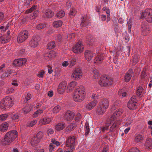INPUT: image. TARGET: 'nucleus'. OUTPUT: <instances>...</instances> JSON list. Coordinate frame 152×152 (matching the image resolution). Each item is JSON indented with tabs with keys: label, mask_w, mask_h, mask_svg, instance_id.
I'll use <instances>...</instances> for the list:
<instances>
[{
	"label": "nucleus",
	"mask_w": 152,
	"mask_h": 152,
	"mask_svg": "<svg viewBox=\"0 0 152 152\" xmlns=\"http://www.w3.org/2000/svg\"><path fill=\"white\" fill-rule=\"evenodd\" d=\"M18 136V132L15 130L10 131L6 133L1 143L3 145H9L14 141Z\"/></svg>",
	"instance_id": "obj_1"
},
{
	"label": "nucleus",
	"mask_w": 152,
	"mask_h": 152,
	"mask_svg": "<svg viewBox=\"0 0 152 152\" xmlns=\"http://www.w3.org/2000/svg\"><path fill=\"white\" fill-rule=\"evenodd\" d=\"M85 95L84 87L82 86H80L75 90L72 96L75 101L80 102L84 99Z\"/></svg>",
	"instance_id": "obj_2"
},
{
	"label": "nucleus",
	"mask_w": 152,
	"mask_h": 152,
	"mask_svg": "<svg viewBox=\"0 0 152 152\" xmlns=\"http://www.w3.org/2000/svg\"><path fill=\"white\" fill-rule=\"evenodd\" d=\"M13 103L12 98L10 96H7L1 101L0 107L2 109H6L12 106Z\"/></svg>",
	"instance_id": "obj_3"
},
{
	"label": "nucleus",
	"mask_w": 152,
	"mask_h": 152,
	"mask_svg": "<svg viewBox=\"0 0 152 152\" xmlns=\"http://www.w3.org/2000/svg\"><path fill=\"white\" fill-rule=\"evenodd\" d=\"M113 80L110 77L107 76H103L101 77L99 82V84L102 86H107L111 85Z\"/></svg>",
	"instance_id": "obj_4"
},
{
	"label": "nucleus",
	"mask_w": 152,
	"mask_h": 152,
	"mask_svg": "<svg viewBox=\"0 0 152 152\" xmlns=\"http://www.w3.org/2000/svg\"><path fill=\"white\" fill-rule=\"evenodd\" d=\"M141 18H145L147 21L149 22H152V10L146 9L142 12Z\"/></svg>",
	"instance_id": "obj_5"
},
{
	"label": "nucleus",
	"mask_w": 152,
	"mask_h": 152,
	"mask_svg": "<svg viewBox=\"0 0 152 152\" xmlns=\"http://www.w3.org/2000/svg\"><path fill=\"white\" fill-rule=\"evenodd\" d=\"M75 138L74 136L69 137L67 139L66 141V145L69 148L70 150L75 148Z\"/></svg>",
	"instance_id": "obj_6"
},
{
	"label": "nucleus",
	"mask_w": 152,
	"mask_h": 152,
	"mask_svg": "<svg viewBox=\"0 0 152 152\" xmlns=\"http://www.w3.org/2000/svg\"><path fill=\"white\" fill-rule=\"evenodd\" d=\"M84 48V46L81 42L79 41L73 47L72 50L75 53L79 54L83 51Z\"/></svg>",
	"instance_id": "obj_7"
},
{
	"label": "nucleus",
	"mask_w": 152,
	"mask_h": 152,
	"mask_svg": "<svg viewBox=\"0 0 152 152\" xmlns=\"http://www.w3.org/2000/svg\"><path fill=\"white\" fill-rule=\"evenodd\" d=\"M28 32L24 30L21 31L18 34V41L19 43H21L24 41L28 37Z\"/></svg>",
	"instance_id": "obj_8"
},
{
	"label": "nucleus",
	"mask_w": 152,
	"mask_h": 152,
	"mask_svg": "<svg viewBox=\"0 0 152 152\" xmlns=\"http://www.w3.org/2000/svg\"><path fill=\"white\" fill-rule=\"evenodd\" d=\"M83 75V73L80 68H76L72 75V77L76 80L81 78Z\"/></svg>",
	"instance_id": "obj_9"
},
{
	"label": "nucleus",
	"mask_w": 152,
	"mask_h": 152,
	"mask_svg": "<svg viewBox=\"0 0 152 152\" xmlns=\"http://www.w3.org/2000/svg\"><path fill=\"white\" fill-rule=\"evenodd\" d=\"M137 103L136 96H133L130 99L127 104L129 108L131 110H133L137 107L136 104Z\"/></svg>",
	"instance_id": "obj_10"
},
{
	"label": "nucleus",
	"mask_w": 152,
	"mask_h": 152,
	"mask_svg": "<svg viewBox=\"0 0 152 152\" xmlns=\"http://www.w3.org/2000/svg\"><path fill=\"white\" fill-rule=\"evenodd\" d=\"M67 83L66 81H64L60 83L58 87L57 91L59 94H63L66 89Z\"/></svg>",
	"instance_id": "obj_11"
},
{
	"label": "nucleus",
	"mask_w": 152,
	"mask_h": 152,
	"mask_svg": "<svg viewBox=\"0 0 152 152\" xmlns=\"http://www.w3.org/2000/svg\"><path fill=\"white\" fill-rule=\"evenodd\" d=\"M27 61V60L25 58H21L15 60L13 64L16 66H23Z\"/></svg>",
	"instance_id": "obj_12"
},
{
	"label": "nucleus",
	"mask_w": 152,
	"mask_h": 152,
	"mask_svg": "<svg viewBox=\"0 0 152 152\" xmlns=\"http://www.w3.org/2000/svg\"><path fill=\"white\" fill-rule=\"evenodd\" d=\"M40 40V37L38 36H36L32 39L29 42V45L33 48L37 46L38 43Z\"/></svg>",
	"instance_id": "obj_13"
},
{
	"label": "nucleus",
	"mask_w": 152,
	"mask_h": 152,
	"mask_svg": "<svg viewBox=\"0 0 152 152\" xmlns=\"http://www.w3.org/2000/svg\"><path fill=\"white\" fill-rule=\"evenodd\" d=\"M123 112V110L121 109L116 110L110 118V120L113 121H115L117 119L118 117L122 114Z\"/></svg>",
	"instance_id": "obj_14"
},
{
	"label": "nucleus",
	"mask_w": 152,
	"mask_h": 152,
	"mask_svg": "<svg viewBox=\"0 0 152 152\" xmlns=\"http://www.w3.org/2000/svg\"><path fill=\"white\" fill-rule=\"evenodd\" d=\"M104 56L103 54H98L95 59L94 63L97 64L102 63L104 59Z\"/></svg>",
	"instance_id": "obj_15"
},
{
	"label": "nucleus",
	"mask_w": 152,
	"mask_h": 152,
	"mask_svg": "<svg viewBox=\"0 0 152 152\" xmlns=\"http://www.w3.org/2000/svg\"><path fill=\"white\" fill-rule=\"evenodd\" d=\"M74 116L73 113L70 111H67L65 113L64 118L65 119L68 121L72 120Z\"/></svg>",
	"instance_id": "obj_16"
},
{
	"label": "nucleus",
	"mask_w": 152,
	"mask_h": 152,
	"mask_svg": "<svg viewBox=\"0 0 152 152\" xmlns=\"http://www.w3.org/2000/svg\"><path fill=\"white\" fill-rule=\"evenodd\" d=\"M85 57L87 61H90L91 60L94 56V54L90 51L86 50L84 53Z\"/></svg>",
	"instance_id": "obj_17"
},
{
	"label": "nucleus",
	"mask_w": 152,
	"mask_h": 152,
	"mask_svg": "<svg viewBox=\"0 0 152 152\" xmlns=\"http://www.w3.org/2000/svg\"><path fill=\"white\" fill-rule=\"evenodd\" d=\"M98 102L97 100H94L93 101L87 103L85 105L86 109L90 110L93 109L96 104H97Z\"/></svg>",
	"instance_id": "obj_18"
},
{
	"label": "nucleus",
	"mask_w": 152,
	"mask_h": 152,
	"mask_svg": "<svg viewBox=\"0 0 152 152\" xmlns=\"http://www.w3.org/2000/svg\"><path fill=\"white\" fill-rule=\"evenodd\" d=\"M53 15V12L50 9L47 10L43 13V16L44 18H50Z\"/></svg>",
	"instance_id": "obj_19"
},
{
	"label": "nucleus",
	"mask_w": 152,
	"mask_h": 152,
	"mask_svg": "<svg viewBox=\"0 0 152 152\" xmlns=\"http://www.w3.org/2000/svg\"><path fill=\"white\" fill-rule=\"evenodd\" d=\"M77 82L75 81H72L69 83L67 86V92H70L73 90L77 85Z\"/></svg>",
	"instance_id": "obj_20"
},
{
	"label": "nucleus",
	"mask_w": 152,
	"mask_h": 152,
	"mask_svg": "<svg viewBox=\"0 0 152 152\" xmlns=\"http://www.w3.org/2000/svg\"><path fill=\"white\" fill-rule=\"evenodd\" d=\"M50 118L49 117H45L39 121V124L40 125H45L49 124L51 121Z\"/></svg>",
	"instance_id": "obj_21"
},
{
	"label": "nucleus",
	"mask_w": 152,
	"mask_h": 152,
	"mask_svg": "<svg viewBox=\"0 0 152 152\" xmlns=\"http://www.w3.org/2000/svg\"><path fill=\"white\" fill-rule=\"evenodd\" d=\"M133 71L132 69H129L126 73L124 77V80L125 82H128L130 80Z\"/></svg>",
	"instance_id": "obj_22"
},
{
	"label": "nucleus",
	"mask_w": 152,
	"mask_h": 152,
	"mask_svg": "<svg viewBox=\"0 0 152 152\" xmlns=\"http://www.w3.org/2000/svg\"><path fill=\"white\" fill-rule=\"evenodd\" d=\"M106 110V109L99 104L96 108V113L98 115H102L105 112Z\"/></svg>",
	"instance_id": "obj_23"
},
{
	"label": "nucleus",
	"mask_w": 152,
	"mask_h": 152,
	"mask_svg": "<svg viewBox=\"0 0 152 152\" xmlns=\"http://www.w3.org/2000/svg\"><path fill=\"white\" fill-rule=\"evenodd\" d=\"M99 104L107 109L109 106V104L108 100L106 99H104L100 102Z\"/></svg>",
	"instance_id": "obj_24"
},
{
	"label": "nucleus",
	"mask_w": 152,
	"mask_h": 152,
	"mask_svg": "<svg viewBox=\"0 0 152 152\" xmlns=\"http://www.w3.org/2000/svg\"><path fill=\"white\" fill-rule=\"evenodd\" d=\"M54 52L53 51H50L49 53H45L44 56L45 59L47 60H51L55 57Z\"/></svg>",
	"instance_id": "obj_25"
},
{
	"label": "nucleus",
	"mask_w": 152,
	"mask_h": 152,
	"mask_svg": "<svg viewBox=\"0 0 152 152\" xmlns=\"http://www.w3.org/2000/svg\"><path fill=\"white\" fill-rule=\"evenodd\" d=\"M89 22L90 20L86 16L83 17L82 19L80 26L81 27L86 26L89 24Z\"/></svg>",
	"instance_id": "obj_26"
},
{
	"label": "nucleus",
	"mask_w": 152,
	"mask_h": 152,
	"mask_svg": "<svg viewBox=\"0 0 152 152\" xmlns=\"http://www.w3.org/2000/svg\"><path fill=\"white\" fill-rule=\"evenodd\" d=\"M34 107L33 104H29L23 109V111L25 113H27L30 112Z\"/></svg>",
	"instance_id": "obj_27"
},
{
	"label": "nucleus",
	"mask_w": 152,
	"mask_h": 152,
	"mask_svg": "<svg viewBox=\"0 0 152 152\" xmlns=\"http://www.w3.org/2000/svg\"><path fill=\"white\" fill-rule=\"evenodd\" d=\"M114 122L112 126L110 127V131L112 132L116 128L118 127L120 124V121H116V120L114 121ZM114 121H113V123Z\"/></svg>",
	"instance_id": "obj_28"
},
{
	"label": "nucleus",
	"mask_w": 152,
	"mask_h": 152,
	"mask_svg": "<svg viewBox=\"0 0 152 152\" xmlns=\"http://www.w3.org/2000/svg\"><path fill=\"white\" fill-rule=\"evenodd\" d=\"M112 123H113V121L110 120V119L109 121H107L106 125L105 126H102L101 127L102 131L104 132L108 130V127Z\"/></svg>",
	"instance_id": "obj_29"
},
{
	"label": "nucleus",
	"mask_w": 152,
	"mask_h": 152,
	"mask_svg": "<svg viewBox=\"0 0 152 152\" xmlns=\"http://www.w3.org/2000/svg\"><path fill=\"white\" fill-rule=\"evenodd\" d=\"M146 148L148 149H151L152 148V140L149 138L147 139L145 144Z\"/></svg>",
	"instance_id": "obj_30"
},
{
	"label": "nucleus",
	"mask_w": 152,
	"mask_h": 152,
	"mask_svg": "<svg viewBox=\"0 0 152 152\" xmlns=\"http://www.w3.org/2000/svg\"><path fill=\"white\" fill-rule=\"evenodd\" d=\"M142 34L144 35H146L149 33V30L148 26L142 25Z\"/></svg>",
	"instance_id": "obj_31"
},
{
	"label": "nucleus",
	"mask_w": 152,
	"mask_h": 152,
	"mask_svg": "<svg viewBox=\"0 0 152 152\" xmlns=\"http://www.w3.org/2000/svg\"><path fill=\"white\" fill-rule=\"evenodd\" d=\"M65 127V124L60 123H58L56 126L55 129L57 131H61Z\"/></svg>",
	"instance_id": "obj_32"
},
{
	"label": "nucleus",
	"mask_w": 152,
	"mask_h": 152,
	"mask_svg": "<svg viewBox=\"0 0 152 152\" xmlns=\"http://www.w3.org/2000/svg\"><path fill=\"white\" fill-rule=\"evenodd\" d=\"M9 125L7 123H4L0 125V131L4 132L7 130Z\"/></svg>",
	"instance_id": "obj_33"
},
{
	"label": "nucleus",
	"mask_w": 152,
	"mask_h": 152,
	"mask_svg": "<svg viewBox=\"0 0 152 152\" xmlns=\"http://www.w3.org/2000/svg\"><path fill=\"white\" fill-rule=\"evenodd\" d=\"M143 90V88L142 87H139L137 89L136 94L138 96L141 97L143 96L142 92Z\"/></svg>",
	"instance_id": "obj_34"
},
{
	"label": "nucleus",
	"mask_w": 152,
	"mask_h": 152,
	"mask_svg": "<svg viewBox=\"0 0 152 152\" xmlns=\"http://www.w3.org/2000/svg\"><path fill=\"white\" fill-rule=\"evenodd\" d=\"M40 141L38 139L35 137V136H34L31 138V145L34 146H36V145Z\"/></svg>",
	"instance_id": "obj_35"
},
{
	"label": "nucleus",
	"mask_w": 152,
	"mask_h": 152,
	"mask_svg": "<svg viewBox=\"0 0 152 152\" xmlns=\"http://www.w3.org/2000/svg\"><path fill=\"white\" fill-rule=\"evenodd\" d=\"M143 137L140 134H136L134 138V141L136 142H138L142 141Z\"/></svg>",
	"instance_id": "obj_36"
},
{
	"label": "nucleus",
	"mask_w": 152,
	"mask_h": 152,
	"mask_svg": "<svg viewBox=\"0 0 152 152\" xmlns=\"http://www.w3.org/2000/svg\"><path fill=\"white\" fill-rule=\"evenodd\" d=\"M99 96V94L96 91H94L91 93V98L96 99L98 98Z\"/></svg>",
	"instance_id": "obj_37"
},
{
	"label": "nucleus",
	"mask_w": 152,
	"mask_h": 152,
	"mask_svg": "<svg viewBox=\"0 0 152 152\" xmlns=\"http://www.w3.org/2000/svg\"><path fill=\"white\" fill-rule=\"evenodd\" d=\"M93 75L94 78L95 79H97L99 77V73L98 70L96 69H94L93 70Z\"/></svg>",
	"instance_id": "obj_38"
},
{
	"label": "nucleus",
	"mask_w": 152,
	"mask_h": 152,
	"mask_svg": "<svg viewBox=\"0 0 152 152\" xmlns=\"http://www.w3.org/2000/svg\"><path fill=\"white\" fill-rule=\"evenodd\" d=\"M62 22L61 20L54 21L53 23V26L55 27L58 28L62 26Z\"/></svg>",
	"instance_id": "obj_39"
},
{
	"label": "nucleus",
	"mask_w": 152,
	"mask_h": 152,
	"mask_svg": "<svg viewBox=\"0 0 152 152\" xmlns=\"http://www.w3.org/2000/svg\"><path fill=\"white\" fill-rule=\"evenodd\" d=\"M11 73V71L10 70H8L5 71L2 75L1 78L4 79L6 77L9 76Z\"/></svg>",
	"instance_id": "obj_40"
},
{
	"label": "nucleus",
	"mask_w": 152,
	"mask_h": 152,
	"mask_svg": "<svg viewBox=\"0 0 152 152\" xmlns=\"http://www.w3.org/2000/svg\"><path fill=\"white\" fill-rule=\"evenodd\" d=\"M85 134L87 135L89 132L90 129L89 128V124L88 122H86L85 126Z\"/></svg>",
	"instance_id": "obj_41"
},
{
	"label": "nucleus",
	"mask_w": 152,
	"mask_h": 152,
	"mask_svg": "<svg viewBox=\"0 0 152 152\" xmlns=\"http://www.w3.org/2000/svg\"><path fill=\"white\" fill-rule=\"evenodd\" d=\"M77 59L76 58H72L69 60V67H72L75 64Z\"/></svg>",
	"instance_id": "obj_42"
},
{
	"label": "nucleus",
	"mask_w": 152,
	"mask_h": 152,
	"mask_svg": "<svg viewBox=\"0 0 152 152\" xmlns=\"http://www.w3.org/2000/svg\"><path fill=\"white\" fill-rule=\"evenodd\" d=\"M61 107L59 105H57L55 107L53 110V112L54 113H58L61 109Z\"/></svg>",
	"instance_id": "obj_43"
},
{
	"label": "nucleus",
	"mask_w": 152,
	"mask_h": 152,
	"mask_svg": "<svg viewBox=\"0 0 152 152\" xmlns=\"http://www.w3.org/2000/svg\"><path fill=\"white\" fill-rule=\"evenodd\" d=\"M46 24L45 23H41L39 24L36 26V28L38 30H40L45 28Z\"/></svg>",
	"instance_id": "obj_44"
},
{
	"label": "nucleus",
	"mask_w": 152,
	"mask_h": 152,
	"mask_svg": "<svg viewBox=\"0 0 152 152\" xmlns=\"http://www.w3.org/2000/svg\"><path fill=\"white\" fill-rule=\"evenodd\" d=\"M55 46V44L54 42H52L48 43L47 45L48 48L51 49L54 48Z\"/></svg>",
	"instance_id": "obj_45"
},
{
	"label": "nucleus",
	"mask_w": 152,
	"mask_h": 152,
	"mask_svg": "<svg viewBox=\"0 0 152 152\" xmlns=\"http://www.w3.org/2000/svg\"><path fill=\"white\" fill-rule=\"evenodd\" d=\"M118 94L123 97H125L126 95V93L124 91L123 89L119 90L118 92Z\"/></svg>",
	"instance_id": "obj_46"
},
{
	"label": "nucleus",
	"mask_w": 152,
	"mask_h": 152,
	"mask_svg": "<svg viewBox=\"0 0 152 152\" xmlns=\"http://www.w3.org/2000/svg\"><path fill=\"white\" fill-rule=\"evenodd\" d=\"M43 110H39L34 112L33 115V116L34 118L37 117L43 112Z\"/></svg>",
	"instance_id": "obj_47"
},
{
	"label": "nucleus",
	"mask_w": 152,
	"mask_h": 152,
	"mask_svg": "<svg viewBox=\"0 0 152 152\" xmlns=\"http://www.w3.org/2000/svg\"><path fill=\"white\" fill-rule=\"evenodd\" d=\"M75 128V125L74 124H72L69 125L66 128V131H71Z\"/></svg>",
	"instance_id": "obj_48"
},
{
	"label": "nucleus",
	"mask_w": 152,
	"mask_h": 152,
	"mask_svg": "<svg viewBox=\"0 0 152 152\" xmlns=\"http://www.w3.org/2000/svg\"><path fill=\"white\" fill-rule=\"evenodd\" d=\"M64 15V11L61 10L58 12L57 14V17L58 18H61Z\"/></svg>",
	"instance_id": "obj_49"
},
{
	"label": "nucleus",
	"mask_w": 152,
	"mask_h": 152,
	"mask_svg": "<svg viewBox=\"0 0 152 152\" xmlns=\"http://www.w3.org/2000/svg\"><path fill=\"white\" fill-rule=\"evenodd\" d=\"M11 117L13 120L16 121L18 120L19 116L17 114H12L11 115Z\"/></svg>",
	"instance_id": "obj_50"
},
{
	"label": "nucleus",
	"mask_w": 152,
	"mask_h": 152,
	"mask_svg": "<svg viewBox=\"0 0 152 152\" xmlns=\"http://www.w3.org/2000/svg\"><path fill=\"white\" fill-rule=\"evenodd\" d=\"M51 142L52 143H53V145H55L57 146H59L61 143V142L57 141L54 138H53L51 139Z\"/></svg>",
	"instance_id": "obj_51"
},
{
	"label": "nucleus",
	"mask_w": 152,
	"mask_h": 152,
	"mask_svg": "<svg viewBox=\"0 0 152 152\" xmlns=\"http://www.w3.org/2000/svg\"><path fill=\"white\" fill-rule=\"evenodd\" d=\"M119 104L117 102H115L112 105L111 107V110H115L117 108H118Z\"/></svg>",
	"instance_id": "obj_52"
},
{
	"label": "nucleus",
	"mask_w": 152,
	"mask_h": 152,
	"mask_svg": "<svg viewBox=\"0 0 152 152\" xmlns=\"http://www.w3.org/2000/svg\"><path fill=\"white\" fill-rule=\"evenodd\" d=\"M7 114H3L0 115V121H3L5 120L8 116Z\"/></svg>",
	"instance_id": "obj_53"
},
{
	"label": "nucleus",
	"mask_w": 152,
	"mask_h": 152,
	"mask_svg": "<svg viewBox=\"0 0 152 152\" xmlns=\"http://www.w3.org/2000/svg\"><path fill=\"white\" fill-rule=\"evenodd\" d=\"M43 136V133L40 131L37 134L35 137L40 141V140L42 138Z\"/></svg>",
	"instance_id": "obj_54"
},
{
	"label": "nucleus",
	"mask_w": 152,
	"mask_h": 152,
	"mask_svg": "<svg viewBox=\"0 0 152 152\" xmlns=\"http://www.w3.org/2000/svg\"><path fill=\"white\" fill-rule=\"evenodd\" d=\"M37 123V121L34 120L28 122L27 124L28 126L31 127L34 126Z\"/></svg>",
	"instance_id": "obj_55"
},
{
	"label": "nucleus",
	"mask_w": 152,
	"mask_h": 152,
	"mask_svg": "<svg viewBox=\"0 0 152 152\" xmlns=\"http://www.w3.org/2000/svg\"><path fill=\"white\" fill-rule=\"evenodd\" d=\"M31 98V95L30 94L27 93L25 97V100L24 102L25 103H26L27 102L30 100Z\"/></svg>",
	"instance_id": "obj_56"
},
{
	"label": "nucleus",
	"mask_w": 152,
	"mask_h": 152,
	"mask_svg": "<svg viewBox=\"0 0 152 152\" xmlns=\"http://www.w3.org/2000/svg\"><path fill=\"white\" fill-rule=\"evenodd\" d=\"M55 146L53 143H50L49 146V150L50 152H52L53 151L55 150Z\"/></svg>",
	"instance_id": "obj_57"
},
{
	"label": "nucleus",
	"mask_w": 152,
	"mask_h": 152,
	"mask_svg": "<svg viewBox=\"0 0 152 152\" xmlns=\"http://www.w3.org/2000/svg\"><path fill=\"white\" fill-rule=\"evenodd\" d=\"M36 8V6L35 5L33 6L30 9L27 10L26 12V13H29L31 12L32 11L34 10Z\"/></svg>",
	"instance_id": "obj_58"
},
{
	"label": "nucleus",
	"mask_w": 152,
	"mask_h": 152,
	"mask_svg": "<svg viewBox=\"0 0 152 152\" xmlns=\"http://www.w3.org/2000/svg\"><path fill=\"white\" fill-rule=\"evenodd\" d=\"M133 57V61L135 64L138 61L139 56L137 55H134Z\"/></svg>",
	"instance_id": "obj_59"
},
{
	"label": "nucleus",
	"mask_w": 152,
	"mask_h": 152,
	"mask_svg": "<svg viewBox=\"0 0 152 152\" xmlns=\"http://www.w3.org/2000/svg\"><path fill=\"white\" fill-rule=\"evenodd\" d=\"M54 130L53 129L49 128L47 131V134L48 135L52 134L54 133Z\"/></svg>",
	"instance_id": "obj_60"
},
{
	"label": "nucleus",
	"mask_w": 152,
	"mask_h": 152,
	"mask_svg": "<svg viewBox=\"0 0 152 152\" xmlns=\"http://www.w3.org/2000/svg\"><path fill=\"white\" fill-rule=\"evenodd\" d=\"M82 118V116L80 113H77L75 117V120L77 121H79Z\"/></svg>",
	"instance_id": "obj_61"
},
{
	"label": "nucleus",
	"mask_w": 152,
	"mask_h": 152,
	"mask_svg": "<svg viewBox=\"0 0 152 152\" xmlns=\"http://www.w3.org/2000/svg\"><path fill=\"white\" fill-rule=\"evenodd\" d=\"M8 28V27H4L3 26H1L0 27V35L2 33V31H5Z\"/></svg>",
	"instance_id": "obj_62"
},
{
	"label": "nucleus",
	"mask_w": 152,
	"mask_h": 152,
	"mask_svg": "<svg viewBox=\"0 0 152 152\" xmlns=\"http://www.w3.org/2000/svg\"><path fill=\"white\" fill-rule=\"evenodd\" d=\"M14 91V89L13 88H10L7 89L6 91V93L7 94H9L12 93Z\"/></svg>",
	"instance_id": "obj_63"
},
{
	"label": "nucleus",
	"mask_w": 152,
	"mask_h": 152,
	"mask_svg": "<svg viewBox=\"0 0 152 152\" xmlns=\"http://www.w3.org/2000/svg\"><path fill=\"white\" fill-rule=\"evenodd\" d=\"M128 152H141V151L137 148H134L130 150Z\"/></svg>",
	"instance_id": "obj_64"
}]
</instances>
